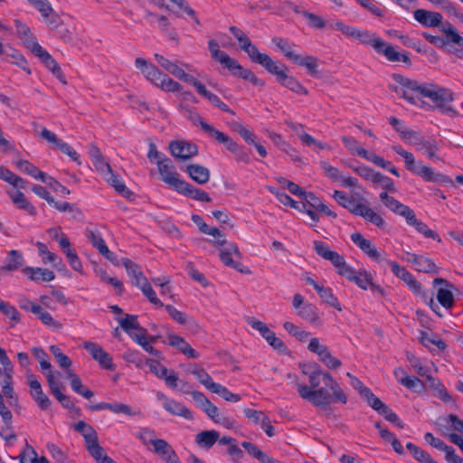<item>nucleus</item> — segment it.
<instances>
[{
	"label": "nucleus",
	"mask_w": 463,
	"mask_h": 463,
	"mask_svg": "<svg viewBox=\"0 0 463 463\" xmlns=\"http://www.w3.org/2000/svg\"><path fill=\"white\" fill-rule=\"evenodd\" d=\"M453 99V93L448 89H430L407 79V102L420 108L427 106L429 109H437L443 114L455 116L456 110L449 105Z\"/></svg>",
	"instance_id": "nucleus-1"
},
{
	"label": "nucleus",
	"mask_w": 463,
	"mask_h": 463,
	"mask_svg": "<svg viewBox=\"0 0 463 463\" xmlns=\"http://www.w3.org/2000/svg\"><path fill=\"white\" fill-rule=\"evenodd\" d=\"M208 48L212 58L219 61L223 68L227 69L232 76L249 80L252 85L264 87L265 81L258 78L250 69L242 67L237 60L230 57L226 52L220 50L219 43L215 40L208 42Z\"/></svg>",
	"instance_id": "nucleus-2"
},
{
	"label": "nucleus",
	"mask_w": 463,
	"mask_h": 463,
	"mask_svg": "<svg viewBox=\"0 0 463 463\" xmlns=\"http://www.w3.org/2000/svg\"><path fill=\"white\" fill-rule=\"evenodd\" d=\"M264 68L269 73L276 76L277 81L283 87L297 94H308V90L296 78L288 74V68L284 63L271 59Z\"/></svg>",
	"instance_id": "nucleus-3"
},
{
	"label": "nucleus",
	"mask_w": 463,
	"mask_h": 463,
	"mask_svg": "<svg viewBox=\"0 0 463 463\" xmlns=\"http://www.w3.org/2000/svg\"><path fill=\"white\" fill-rule=\"evenodd\" d=\"M272 43L276 44V46L284 53V55L288 59L291 60L294 63L301 67H305L312 76L318 75L317 57L312 55L301 57L291 50L288 40L283 38L275 37L272 39Z\"/></svg>",
	"instance_id": "nucleus-4"
},
{
	"label": "nucleus",
	"mask_w": 463,
	"mask_h": 463,
	"mask_svg": "<svg viewBox=\"0 0 463 463\" xmlns=\"http://www.w3.org/2000/svg\"><path fill=\"white\" fill-rule=\"evenodd\" d=\"M407 171L421 177L426 182H433L438 184H451L452 180L446 175L435 173L433 169L417 161L414 156L407 152Z\"/></svg>",
	"instance_id": "nucleus-5"
},
{
	"label": "nucleus",
	"mask_w": 463,
	"mask_h": 463,
	"mask_svg": "<svg viewBox=\"0 0 463 463\" xmlns=\"http://www.w3.org/2000/svg\"><path fill=\"white\" fill-rule=\"evenodd\" d=\"M314 250L316 253L321 258L331 261V263L337 269V273L340 276L350 279L354 269L345 262L344 256L338 252L331 250L324 241H315Z\"/></svg>",
	"instance_id": "nucleus-6"
},
{
	"label": "nucleus",
	"mask_w": 463,
	"mask_h": 463,
	"mask_svg": "<svg viewBox=\"0 0 463 463\" xmlns=\"http://www.w3.org/2000/svg\"><path fill=\"white\" fill-rule=\"evenodd\" d=\"M213 242L217 247L222 248L220 251V259L225 266L232 268L243 274L250 273V269L244 267L241 262L232 260V255L239 259L241 257L239 248L235 243L228 242L225 240H218Z\"/></svg>",
	"instance_id": "nucleus-7"
},
{
	"label": "nucleus",
	"mask_w": 463,
	"mask_h": 463,
	"mask_svg": "<svg viewBox=\"0 0 463 463\" xmlns=\"http://www.w3.org/2000/svg\"><path fill=\"white\" fill-rule=\"evenodd\" d=\"M298 392L302 399L307 400L314 406L321 408L325 411L329 410V404L333 402L329 392L324 388L310 390L308 386L301 383L297 384Z\"/></svg>",
	"instance_id": "nucleus-8"
},
{
	"label": "nucleus",
	"mask_w": 463,
	"mask_h": 463,
	"mask_svg": "<svg viewBox=\"0 0 463 463\" xmlns=\"http://www.w3.org/2000/svg\"><path fill=\"white\" fill-rule=\"evenodd\" d=\"M407 143L414 146L417 151L423 152L429 158H434L439 149L434 139H425L418 132L407 129Z\"/></svg>",
	"instance_id": "nucleus-9"
},
{
	"label": "nucleus",
	"mask_w": 463,
	"mask_h": 463,
	"mask_svg": "<svg viewBox=\"0 0 463 463\" xmlns=\"http://www.w3.org/2000/svg\"><path fill=\"white\" fill-rule=\"evenodd\" d=\"M156 163L157 165L161 179L171 188L176 191L180 184L183 182V179H180V175L175 171L172 160L165 156L163 159L157 160Z\"/></svg>",
	"instance_id": "nucleus-10"
},
{
	"label": "nucleus",
	"mask_w": 463,
	"mask_h": 463,
	"mask_svg": "<svg viewBox=\"0 0 463 463\" xmlns=\"http://www.w3.org/2000/svg\"><path fill=\"white\" fill-rule=\"evenodd\" d=\"M216 141L225 146L227 150L233 154L235 160L243 164H250V154L246 149L233 141L227 134L222 132Z\"/></svg>",
	"instance_id": "nucleus-11"
},
{
	"label": "nucleus",
	"mask_w": 463,
	"mask_h": 463,
	"mask_svg": "<svg viewBox=\"0 0 463 463\" xmlns=\"http://www.w3.org/2000/svg\"><path fill=\"white\" fill-rule=\"evenodd\" d=\"M44 64V66L52 71V73L62 83L66 84L65 76L57 63V61L52 57V55L44 50L41 45L36 47L31 52Z\"/></svg>",
	"instance_id": "nucleus-12"
},
{
	"label": "nucleus",
	"mask_w": 463,
	"mask_h": 463,
	"mask_svg": "<svg viewBox=\"0 0 463 463\" xmlns=\"http://www.w3.org/2000/svg\"><path fill=\"white\" fill-rule=\"evenodd\" d=\"M172 156L180 160H188L198 154V146L194 143L175 140L169 144Z\"/></svg>",
	"instance_id": "nucleus-13"
},
{
	"label": "nucleus",
	"mask_w": 463,
	"mask_h": 463,
	"mask_svg": "<svg viewBox=\"0 0 463 463\" xmlns=\"http://www.w3.org/2000/svg\"><path fill=\"white\" fill-rule=\"evenodd\" d=\"M238 41L241 49L247 52L252 62L265 67L271 60L270 56L268 54L260 52L259 49L251 43L250 39L246 34L240 37Z\"/></svg>",
	"instance_id": "nucleus-14"
},
{
	"label": "nucleus",
	"mask_w": 463,
	"mask_h": 463,
	"mask_svg": "<svg viewBox=\"0 0 463 463\" xmlns=\"http://www.w3.org/2000/svg\"><path fill=\"white\" fill-rule=\"evenodd\" d=\"M84 348L99 364L100 367L106 370H114L115 365L112 362V356L99 345L93 342H86L84 343Z\"/></svg>",
	"instance_id": "nucleus-15"
},
{
	"label": "nucleus",
	"mask_w": 463,
	"mask_h": 463,
	"mask_svg": "<svg viewBox=\"0 0 463 463\" xmlns=\"http://www.w3.org/2000/svg\"><path fill=\"white\" fill-rule=\"evenodd\" d=\"M155 453L158 454L165 463H181L172 446L162 439H150Z\"/></svg>",
	"instance_id": "nucleus-16"
},
{
	"label": "nucleus",
	"mask_w": 463,
	"mask_h": 463,
	"mask_svg": "<svg viewBox=\"0 0 463 463\" xmlns=\"http://www.w3.org/2000/svg\"><path fill=\"white\" fill-rule=\"evenodd\" d=\"M433 285H443L446 288H440L437 291V299L439 303L445 308L449 309L454 306V296L451 291L454 288L452 283L442 278H436Z\"/></svg>",
	"instance_id": "nucleus-17"
},
{
	"label": "nucleus",
	"mask_w": 463,
	"mask_h": 463,
	"mask_svg": "<svg viewBox=\"0 0 463 463\" xmlns=\"http://www.w3.org/2000/svg\"><path fill=\"white\" fill-rule=\"evenodd\" d=\"M373 49L378 54L385 56L389 61H402L405 62V54L397 52L392 44L386 43L380 37L373 43Z\"/></svg>",
	"instance_id": "nucleus-18"
},
{
	"label": "nucleus",
	"mask_w": 463,
	"mask_h": 463,
	"mask_svg": "<svg viewBox=\"0 0 463 463\" xmlns=\"http://www.w3.org/2000/svg\"><path fill=\"white\" fill-rule=\"evenodd\" d=\"M407 224L414 227V229L425 238L433 239L439 242L441 241L439 234L430 230L426 223L417 219L414 212L407 206Z\"/></svg>",
	"instance_id": "nucleus-19"
},
{
	"label": "nucleus",
	"mask_w": 463,
	"mask_h": 463,
	"mask_svg": "<svg viewBox=\"0 0 463 463\" xmlns=\"http://www.w3.org/2000/svg\"><path fill=\"white\" fill-rule=\"evenodd\" d=\"M413 16L417 22L425 27H438L443 19L441 14L425 9L415 10Z\"/></svg>",
	"instance_id": "nucleus-20"
},
{
	"label": "nucleus",
	"mask_w": 463,
	"mask_h": 463,
	"mask_svg": "<svg viewBox=\"0 0 463 463\" xmlns=\"http://www.w3.org/2000/svg\"><path fill=\"white\" fill-rule=\"evenodd\" d=\"M302 198L304 199V202L301 203L303 209H306V207H311L317 212L324 213L327 216L336 218L337 214L324 204L314 193L305 192Z\"/></svg>",
	"instance_id": "nucleus-21"
},
{
	"label": "nucleus",
	"mask_w": 463,
	"mask_h": 463,
	"mask_svg": "<svg viewBox=\"0 0 463 463\" xmlns=\"http://www.w3.org/2000/svg\"><path fill=\"white\" fill-rule=\"evenodd\" d=\"M14 25L16 29V33L19 38L23 41L24 44L27 49L31 52L38 47L40 44L37 42L36 37L31 32V29L20 20H14Z\"/></svg>",
	"instance_id": "nucleus-22"
},
{
	"label": "nucleus",
	"mask_w": 463,
	"mask_h": 463,
	"mask_svg": "<svg viewBox=\"0 0 463 463\" xmlns=\"http://www.w3.org/2000/svg\"><path fill=\"white\" fill-rule=\"evenodd\" d=\"M176 192L196 201L207 203L212 201V198L208 193L193 186L191 184L184 180H183V182L180 184L176 189Z\"/></svg>",
	"instance_id": "nucleus-23"
},
{
	"label": "nucleus",
	"mask_w": 463,
	"mask_h": 463,
	"mask_svg": "<svg viewBox=\"0 0 463 463\" xmlns=\"http://www.w3.org/2000/svg\"><path fill=\"white\" fill-rule=\"evenodd\" d=\"M89 453L94 458L97 463H117L110 457L105 454L104 449L99 445L98 435L85 442Z\"/></svg>",
	"instance_id": "nucleus-24"
},
{
	"label": "nucleus",
	"mask_w": 463,
	"mask_h": 463,
	"mask_svg": "<svg viewBox=\"0 0 463 463\" xmlns=\"http://www.w3.org/2000/svg\"><path fill=\"white\" fill-rule=\"evenodd\" d=\"M352 241L361 249V250L373 260H380V253L377 249L373 246L371 241L364 238L359 232H354L351 235Z\"/></svg>",
	"instance_id": "nucleus-25"
},
{
	"label": "nucleus",
	"mask_w": 463,
	"mask_h": 463,
	"mask_svg": "<svg viewBox=\"0 0 463 463\" xmlns=\"http://www.w3.org/2000/svg\"><path fill=\"white\" fill-rule=\"evenodd\" d=\"M168 345L171 346H174L178 349L182 354L186 355L189 358L196 359L199 357V353L194 350L185 340L184 337L174 335V334H168Z\"/></svg>",
	"instance_id": "nucleus-26"
},
{
	"label": "nucleus",
	"mask_w": 463,
	"mask_h": 463,
	"mask_svg": "<svg viewBox=\"0 0 463 463\" xmlns=\"http://www.w3.org/2000/svg\"><path fill=\"white\" fill-rule=\"evenodd\" d=\"M371 407L380 415L383 416L386 420L392 422L400 429L403 428L402 420L380 399L373 401V404H372Z\"/></svg>",
	"instance_id": "nucleus-27"
},
{
	"label": "nucleus",
	"mask_w": 463,
	"mask_h": 463,
	"mask_svg": "<svg viewBox=\"0 0 463 463\" xmlns=\"http://www.w3.org/2000/svg\"><path fill=\"white\" fill-rule=\"evenodd\" d=\"M419 340L430 350H432V346H435L439 351H444L447 347L446 343L432 331H420Z\"/></svg>",
	"instance_id": "nucleus-28"
},
{
	"label": "nucleus",
	"mask_w": 463,
	"mask_h": 463,
	"mask_svg": "<svg viewBox=\"0 0 463 463\" xmlns=\"http://www.w3.org/2000/svg\"><path fill=\"white\" fill-rule=\"evenodd\" d=\"M105 180L123 197L130 200L134 195L120 179V176L115 174L112 170L104 175Z\"/></svg>",
	"instance_id": "nucleus-29"
},
{
	"label": "nucleus",
	"mask_w": 463,
	"mask_h": 463,
	"mask_svg": "<svg viewBox=\"0 0 463 463\" xmlns=\"http://www.w3.org/2000/svg\"><path fill=\"white\" fill-rule=\"evenodd\" d=\"M325 385L332 391L331 397L333 402H340L343 404L347 402V398L339 383L333 378L329 373L324 374Z\"/></svg>",
	"instance_id": "nucleus-30"
},
{
	"label": "nucleus",
	"mask_w": 463,
	"mask_h": 463,
	"mask_svg": "<svg viewBox=\"0 0 463 463\" xmlns=\"http://www.w3.org/2000/svg\"><path fill=\"white\" fill-rule=\"evenodd\" d=\"M411 259H407V261H411L417 271L424 273H438V269L435 263L430 259L416 254H411Z\"/></svg>",
	"instance_id": "nucleus-31"
},
{
	"label": "nucleus",
	"mask_w": 463,
	"mask_h": 463,
	"mask_svg": "<svg viewBox=\"0 0 463 463\" xmlns=\"http://www.w3.org/2000/svg\"><path fill=\"white\" fill-rule=\"evenodd\" d=\"M185 172L197 184H204L210 180V171L201 165L193 164L186 166Z\"/></svg>",
	"instance_id": "nucleus-32"
},
{
	"label": "nucleus",
	"mask_w": 463,
	"mask_h": 463,
	"mask_svg": "<svg viewBox=\"0 0 463 463\" xmlns=\"http://www.w3.org/2000/svg\"><path fill=\"white\" fill-rule=\"evenodd\" d=\"M23 272L33 281H52L55 279L54 272L48 269L26 267Z\"/></svg>",
	"instance_id": "nucleus-33"
},
{
	"label": "nucleus",
	"mask_w": 463,
	"mask_h": 463,
	"mask_svg": "<svg viewBox=\"0 0 463 463\" xmlns=\"http://www.w3.org/2000/svg\"><path fill=\"white\" fill-rule=\"evenodd\" d=\"M346 375L350 378L351 385L354 387V389L358 391L359 394L367 402L370 407L372 404H373V401L379 399L368 387L364 386L357 377L350 373H347Z\"/></svg>",
	"instance_id": "nucleus-34"
},
{
	"label": "nucleus",
	"mask_w": 463,
	"mask_h": 463,
	"mask_svg": "<svg viewBox=\"0 0 463 463\" xmlns=\"http://www.w3.org/2000/svg\"><path fill=\"white\" fill-rule=\"evenodd\" d=\"M164 408L173 415L182 416L186 420H193L194 415L192 411L186 408L183 403L174 400H166L164 403Z\"/></svg>",
	"instance_id": "nucleus-35"
},
{
	"label": "nucleus",
	"mask_w": 463,
	"mask_h": 463,
	"mask_svg": "<svg viewBox=\"0 0 463 463\" xmlns=\"http://www.w3.org/2000/svg\"><path fill=\"white\" fill-rule=\"evenodd\" d=\"M219 439V432L214 430H203L195 436V442L202 448L211 449Z\"/></svg>",
	"instance_id": "nucleus-36"
},
{
	"label": "nucleus",
	"mask_w": 463,
	"mask_h": 463,
	"mask_svg": "<svg viewBox=\"0 0 463 463\" xmlns=\"http://www.w3.org/2000/svg\"><path fill=\"white\" fill-rule=\"evenodd\" d=\"M24 261L22 253L19 250H12L8 252L5 265L1 267V270H17L24 265Z\"/></svg>",
	"instance_id": "nucleus-37"
},
{
	"label": "nucleus",
	"mask_w": 463,
	"mask_h": 463,
	"mask_svg": "<svg viewBox=\"0 0 463 463\" xmlns=\"http://www.w3.org/2000/svg\"><path fill=\"white\" fill-rule=\"evenodd\" d=\"M298 315L313 325H319L321 322L317 308L311 303L303 305Z\"/></svg>",
	"instance_id": "nucleus-38"
},
{
	"label": "nucleus",
	"mask_w": 463,
	"mask_h": 463,
	"mask_svg": "<svg viewBox=\"0 0 463 463\" xmlns=\"http://www.w3.org/2000/svg\"><path fill=\"white\" fill-rule=\"evenodd\" d=\"M10 196L17 208L27 212L31 216L37 214L36 208L27 200L22 192L17 191L14 194H10Z\"/></svg>",
	"instance_id": "nucleus-39"
},
{
	"label": "nucleus",
	"mask_w": 463,
	"mask_h": 463,
	"mask_svg": "<svg viewBox=\"0 0 463 463\" xmlns=\"http://www.w3.org/2000/svg\"><path fill=\"white\" fill-rule=\"evenodd\" d=\"M189 119L195 126H200L202 130H203L206 134H208L211 137H213L215 140L222 133L218 129H216L213 126L208 124L203 120V118L196 112H191L189 116Z\"/></svg>",
	"instance_id": "nucleus-40"
},
{
	"label": "nucleus",
	"mask_w": 463,
	"mask_h": 463,
	"mask_svg": "<svg viewBox=\"0 0 463 463\" xmlns=\"http://www.w3.org/2000/svg\"><path fill=\"white\" fill-rule=\"evenodd\" d=\"M201 96H203L204 99H208L209 102H211L213 106L221 109L222 111L230 113L232 115H234L235 112L229 108V106L224 103L221 99L214 93L209 91L205 86H203L198 92Z\"/></svg>",
	"instance_id": "nucleus-41"
},
{
	"label": "nucleus",
	"mask_w": 463,
	"mask_h": 463,
	"mask_svg": "<svg viewBox=\"0 0 463 463\" xmlns=\"http://www.w3.org/2000/svg\"><path fill=\"white\" fill-rule=\"evenodd\" d=\"M427 381L430 383V388L433 392H435V395L437 397H439L445 403H449L451 402V396L448 392L443 383L439 379H436L432 376H428Z\"/></svg>",
	"instance_id": "nucleus-42"
},
{
	"label": "nucleus",
	"mask_w": 463,
	"mask_h": 463,
	"mask_svg": "<svg viewBox=\"0 0 463 463\" xmlns=\"http://www.w3.org/2000/svg\"><path fill=\"white\" fill-rule=\"evenodd\" d=\"M32 308L33 313L38 317L43 324L54 329L61 328V324L56 321L52 316L42 307H33Z\"/></svg>",
	"instance_id": "nucleus-43"
},
{
	"label": "nucleus",
	"mask_w": 463,
	"mask_h": 463,
	"mask_svg": "<svg viewBox=\"0 0 463 463\" xmlns=\"http://www.w3.org/2000/svg\"><path fill=\"white\" fill-rule=\"evenodd\" d=\"M407 449L419 463H437L430 454L411 442H407Z\"/></svg>",
	"instance_id": "nucleus-44"
},
{
	"label": "nucleus",
	"mask_w": 463,
	"mask_h": 463,
	"mask_svg": "<svg viewBox=\"0 0 463 463\" xmlns=\"http://www.w3.org/2000/svg\"><path fill=\"white\" fill-rule=\"evenodd\" d=\"M439 30L446 34V39L450 43L460 44V41H463V38L458 34V30L449 23L441 21L439 24Z\"/></svg>",
	"instance_id": "nucleus-45"
},
{
	"label": "nucleus",
	"mask_w": 463,
	"mask_h": 463,
	"mask_svg": "<svg viewBox=\"0 0 463 463\" xmlns=\"http://www.w3.org/2000/svg\"><path fill=\"white\" fill-rule=\"evenodd\" d=\"M248 324L253 329L258 330L260 332V334L261 335V336L263 338H265V340L268 343H269L271 341L272 336L275 335V333L272 330H270L265 323H263L260 320H257L254 317H250L248 319Z\"/></svg>",
	"instance_id": "nucleus-46"
},
{
	"label": "nucleus",
	"mask_w": 463,
	"mask_h": 463,
	"mask_svg": "<svg viewBox=\"0 0 463 463\" xmlns=\"http://www.w3.org/2000/svg\"><path fill=\"white\" fill-rule=\"evenodd\" d=\"M20 463H51L47 458L38 457L33 447L27 446V449L20 454Z\"/></svg>",
	"instance_id": "nucleus-47"
},
{
	"label": "nucleus",
	"mask_w": 463,
	"mask_h": 463,
	"mask_svg": "<svg viewBox=\"0 0 463 463\" xmlns=\"http://www.w3.org/2000/svg\"><path fill=\"white\" fill-rule=\"evenodd\" d=\"M317 292L326 303L335 307L338 311H342V307L337 298L333 294V291L330 288L322 286L320 288H317Z\"/></svg>",
	"instance_id": "nucleus-48"
},
{
	"label": "nucleus",
	"mask_w": 463,
	"mask_h": 463,
	"mask_svg": "<svg viewBox=\"0 0 463 463\" xmlns=\"http://www.w3.org/2000/svg\"><path fill=\"white\" fill-rule=\"evenodd\" d=\"M380 199L386 207L395 213H398L401 215L405 216V206L395 200L393 197L390 196L386 192L380 194Z\"/></svg>",
	"instance_id": "nucleus-49"
},
{
	"label": "nucleus",
	"mask_w": 463,
	"mask_h": 463,
	"mask_svg": "<svg viewBox=\"0 0 463 463\" xmlns=\"http://www.w3.org/2000/svg\"><path fill=\"white\" fill-rule=\"evenodd\" d=\"M372 279V276L365 270L359 269L358 271L354 270L348 280L355 283L359 288L366 289L371 284Z\"/></svg>",
	"instance_id": "nucleus-50"
},
{
	"label": "nucleus",
	"mask_w": 463,
	"mask_h": 463,
	"mask_svg": "<svg viewBox=\"0 0 463 463\" xmlns=\"http://www.w3.org/2000/svg\"><path fill=\"white\" fill-rule=\"evenodd\" d=\"M6 49H7V54H4V56H5V58H6V60L8 59V57L12 58L14 60L12 61L13 63H14L15 65L20 67L24 71H26L27 74H31V70L28 67L27 61L23 56V54L14 49H12L9 46L6 47Z\"/></svg>",
	"instance_id": "nucleus-51"
},
{
	"label": "nucleus",
	"mask_w": 463,
	"mask_h": 463,
	"mask_svg": "<svg viewBox=\"0 0 463 463\" xmlns=\"http://www.w3.org/2000/svg\"><path fill=\"white\" fill-rule=\"evenodd\" d=\"M304 374H307L309 378V383L310 387H308L310 390H317L319 388V385L321 383V380L324 382V373L321 369V367L318 364H316L314 366V369L307 373L306 371H303Z\"/></svg>",
	"instance_id": "nucleus-52"
},
{
	"label": "nucleus",
	"mask_w": 463,
	"mask_h": 463,
	"mask_svg": "<svg viewBox=\"0 0 463 463\" xmlns=\"http://www.w3.org/2000/svg\"><path fill=\"white\" fill-rule=\"evenodd\" d=\"M341 138H342V141L345 144V147L353 155L356 154L361 157L366 156L367 151L364 148L359 146L358 142L356 141V139L354 137H348V136H343Z\"/></svg>",
	"instance_id": "nucleus-53"
},
{
	"label": "nucleus",
	"mask_w": 463,
	"mask_h": 463,
	"mask_svg": "<svg viewBox=\"0 0 463 463\" xmlns=\"http://www.w3.org/2000/svg\"><path fill=\"white\" fill-rule=\"evenodd\" d=\"M407 389L420 396L425 394L427 391L425 383L412 375H407Z\"/></svg>",
	"instance_id": "nucleus-54"
},
{
	"label": "nucleus",
	"mask_w": 463,
	"mask_h": 463,
	"mask_svg": "<svg viewBox=\"0 0 463 463\" xmlns=\"http://www.w3.org/2000/svg\"><path fill=\"white\" fill-rule=\"evenodd\" d=\"M283 327L291 335L295 336L300 342H306L310 335V333L302 330L299 326L294 325L292 322H285Z\"/></svg>",
	"instance_id": "nucleus-55"
},
{
	"label": "nucleus",
	"mask_w": 463,
	"mask_h": 463,
	"mask_svg": "<svg viewBox=\"0 0 463 463\" xmlns=\"http://www.w3.org/2000/svg\"><path fill=\"white\" fill-rule=\"evenodd\" d=\"M121 328L130 336L133 334L131 330L139 328V323L137 322V315L127 314L124 318L118 320Z\"/></svg>",
	"instance_id": "nucleus-56"
},
{
	"label": "nucleus",
	"mask_w": 463,
	"mask_h": 463,
	"mask_svg": "<svg viewBox=\"0 0 463 463\" xmlns=\"http://www.w3.org/2000/svg\"><path fill=\"white\" fill-rule=\"evenodd\" d=\"M407 286L410 288V289L420 298H421L423 301H427L428 295L423 290L421 284L417 281L414 277L407 271Z\"/></svg>",
	"instance_id": "nucleus-57"
},
{
	"label": "nucleus",
	"mask_w": 463,
	"mask_h": 463,
	"mask_svg": "<svg viewBox=\"0 0 463 463\" xmlns=\"http://www.w3.org/2000/svg\"><path fill=\"white\" fill-rule=\"evenodd\" d=\"M73 429L76 431L81 433L85 442L92 438H96V436L98 435L93 427L83 420H79L77 423H75L73 425Z\"/></svg>",
	"instance_id": "nucleus-58"
},
{
	"label": "nucleus",
	"mask_w": 463,
	"mask_h": 463,
	"mask_svg": "<svg viewBox=\"0 0 463 463\" xmlns=\"http://www.w3.org/2000/svg\"><path fill=\"white\" fill-rule=\"evenodd\" d=\"M191 373L197 378V380L211 391L215 383L213 381L210 374L203 369L195 366Z\"/></svg>",
	"instance_id": "nucleus-59"
},
{
	"label": "nucleus",
	"mask_w": 463,
	"mask_h": 463,
	"mask_svg": "<svg viewBox=\"0 0 463 463\" xmlns=\"http://www.w3.org/2000/svg\"><path fill=\"white\" fill-rule=\"evenodd\" d=\"M333 197L341 206L348 209L350 212L352 211L356 201L354 197L349 196L345 192L338 190L334 192Z\"/></svg>",
	"instance_id": "nucleus-60"
},
{
	"label": "nucleus",
	"mask_w": 463,
	"mask_h": 463,
	"mask_svg": "<svg viewBox=\"0 0 463 463\" xmlns=\"http://www.w3.org/2000/svg\"><path fill=\"white\" fill-rule=\"evenodd\" d=\"M158 88H160L164 91H168V92H178L183 90V86L179 82L174 80L173 79L168 77L165 73L163 76V78L158 85Z\"/></svg>",
	"instance_id": "nucleus-61"
},
{
	"label": "nucleus",
	"mask_w": 463,
	"mask_h": 463,
	"mask_svg": "<svg viewBox=\"0 0 463 463\" xmlns=\"http://www.w3.org/2000/svg\"><path fill=\"white\" fill-rule=\"evenodd\" d=\"M155 59L162 68H164L165 71L173 74L175 77H176L179 71H181V68H179L175 62L169 61L163 55L156 53Z\"/></svg>",
	"instance_id": "nucleus-62"
},
{
	"label": "nucleus",
	"mask_w": 463,
	"mask_h": 463,
	"mask_svg": "<svg viewBox=\"0 0 463 463\" xmlns=\"http://www.w3.org/2000/svg\"><path fill=\"white\" fill-rule=\"evenodd\" d=\"M144 75L149 81L158 87L165 73L154 64H149L146 70H144Z\"/></svg>",
	"instance_id": "nucleus-63"
},
{
	"label": "nucleus",
	"mask_w": 463,
	"mask_h": 463,
	"mask_svg": "<svg viewBox=\"0 0 463 463\" xmlns=\"http://www.w3.org/2000/svg\"><path fill=\"white\" fill-rule=\"evenodd\" d=\"M50 351L61 367L67 369L71 365V358L64 354L60 347L57 345H51Z\"/></svg>",
	"instance_id": "nucleus-64"
}]
</instances>
